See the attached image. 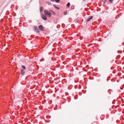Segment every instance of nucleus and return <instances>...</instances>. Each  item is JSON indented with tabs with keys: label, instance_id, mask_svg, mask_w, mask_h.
<instances>
[{
	"label": "nucleus",
	"instance_id": "4468645a",
	"mask_svg": "<svg viewBox=\"0 0 124 124\" xmlns=\"http://www.w3.org/2000/svg\"><path fill=\"white\" fill-rule=\"evenodd\" d=\"M64 14L65 15L67 14V13L66 12H64Z\"/></svg>",
	"mask_w": 124,
	"mask_h": 124
},
{
	"label": "nucleus",
	"instance_id": "a211bd4d",
	"mask_svg": "<svg viewBox=\"0 0 124 124\" xmlns=\"http://www.w3.org/2000/svg\"><path fill=\"white\" fill-rule=\"evenodd\" d=\"M123 85L124 86V84Z\"/></svg>",
	"mask_w": 124,
	"mask_h": 124
},
{
	"label": "nucleus",
	"instance_id": "f3484780",
	"mask_svg": "<svg viewBox=\"0 0 124 124\" xmlns=\"http://www.w3.org/2000/svg\"><path fill=\"white\" fill-rule=\"evenodd\" d=\"M85 0H83V1H84Z\"/></svg>",
	"mask_w": 124,
	"mask_h": 124
},
{
	"label": "nucleus",
	"instance_id": "423d86ee",
	"mask_svg": "<svg viewBox=\"0 0 124 124\" xmlns=\"http://www.w3.org/2000/svg\"><path fill=\"white\" fill-rule=\"evenodd\" d=\"M21 74L22 75H23L25 73V72H24V70L22 69L21 70Z\"/></svg>",
	"mask_w": 124,
	"mask_h": 124
},
{
	"label": "nucleus",
	"instance_id": "9d476101",
	"mask_svg": "<svg viewBox=\"0 0 124 124\" xmlns=\"http://www.w3.org/2000/svg\"><path fill=\"white\" fill-rule=\"evenodd\" d=\"M22 68H23V69H25V67L24 66L22 65Z\"/></svg>",
	"mask_w": 124,
	"mask_h": 124
},
{
	"label": "nucleus",
	"instance_id": "f03ea898",
	"mask_svg": "<svg viewBox=\"0 0 124 124\" xmlns=\"http://www.w3.org/2000/svg\"><path fill=\"white\" fill-rule=\"evenodd\" d=\"M39 29L41 31H42L44 30V28L43 26L42 25H40L39 26Z\"/></svg>",
	"mask_w": 124,
	"mask_h": 124
},
{
	"label": "nucleus",
	"instance_id": "f8f14e48",
	"mask_svg": "<svg viewBox=\"0 0 124 124\" xmlns=\"http://www.w3.org/2000/svg\"><path fill=\"white\" fill-rule=\"evenodd\" d=\"M56 2L57 3H59L60 1V0H55Z\"/></svg>",
	"mask_w": 124,
	"mask_h": 124
},
{
	"label": "nucleus",
	"instance_id": "6e6552de",
	"mask_svg": "<svg viewBox=\"0 0 124 124\" xmlns=\"http://www.w3.org/2000/svg\"><path fill=\"white\" fill-rule=\"evenodd\" d=\"M54 7L56 8V9H59V8L58 7H57V6H54Z\"/></svg>",
	"mask_w": 124,
	"mask_h": 124
},
{
	"label": "nucleus",
	"instance_id": "f257e3e1",
	"mask_svg": "<svg viewBox=\"0 0 124 124\" xmlns=\"http://www.w3.org/2000/svg\"><path fill=\"white\" fill-rule=\"evenodd\" d=\"M44 12L45 14L47 16H48L49 17L51 16V13L48 11L45 10L44 11Z\"/></svg>",
	"mask_w": 124,
	"mask_h": 124
},
{
	"label": "nucleus",
	"instance_id": "2eb2a0df",
	"mask_svg": "<svg viewBox=\"0 0 124 124\" xmlns=\"http://www.w3.org/2000/svg\"><path fill=\"white\" fill-rule=\"evenodd\" d=\"M50 1H52V2H54V0H50Z\"/></svg>",
	"mask_w": 124,
	"mask_h": 124
},
{
	"label": "nucleus",
	"instance_id": "9b49d317",
	"mask_svg": "<svg viewBox=\"0 0 124 124\" xmlns=\"http://www.w3.org/2000/svg\"><path fill=\"white\" fill-rule=\"evenodd\" d=\"M109 0L110 3H112L113 1V0Z\"/></svg>",
	"mask_w": 124,
	"mask_h": 124
},
{
	"label": "nucleus",
	"instance_id": "39448f33",
	"mask_svg": "<svg viewBox=\"0 0 124 124\" xmlns=\"http://www.w3.org/2000/svg\"><path fill=\"white\" fill-rule=\"evenodd\" d=\"M93 18V16H90L89 17V18H88L87 19V22L89 21L91 19Z\"/></svg>",
	"mask_w": 124,
	"mask_h": 124
},
{
	"label": "nucleus",
	"instance_id": "20e7f679",
	"mask_svg": "<svg viewBox=\"0 0 124 124\" xmlns=\"http://www.w3.org/2000/svg\"><path fill=\"white\" fill-rule=\"evenodd\" d=\"M41 17L42 19L44 20H46L47 19V18L46 16L44 14L42 15Z\"/></svg>",
	"mask_w": 124,
	"mask_h": 124
},
{
	"label": "nucleus",
	"instance_id": "0eeeda50",
	"mask_svg": "<svg viewBox=\"0 0 124 124\" xmlns=\"http://www.w3.org/2000/svg\"><path fill=\"white\" fill-rule=\"evenodd\" d=\"M43 8L42 7H41L40 8V12H41L43 11Z\"/></svg>",
	"mask_w": 124,
	"mask_h": 124
},
{
	"label": "nucleus",
	"instance_id": "dca6fc26",
	"mask_svg": "<svg viewBox=\"0 0 124 124\" xmlns=\"http://www.w3.org/2000/svg\"><path fill=\"white\" fill-rule=\"evenodd\" d=\"M50 11L53 12V11L52 10H50Z\"/></svg>",
	"mask_w": 124,
	"mask_h": 124
},
{
	"label": "nucleus",
	"instance_id": "ddd939ff",
	"mask_svg": "<svg viewBox=\"0 0 124 124\" xmlns=\"http://www.w3.org/2000/svg\"><path fill=\"white\" fill-rule=\"evenodd\" d=\"M106 2H107V0H104V1L103 2V3H104L105 4L106 3Z\"/></svg>",
	"mask_w": 124,
	"mask_h": 124
},
{
	"label": "nucleus",
	"instance_id": "1a4fd4ad",
	"mask_svg": "<svg viewBox=\"0 0 124 124\" xmlns=\"http://www.w3.org/2000/svg\"><path fill=\"white\" fill-rule=\"evenodd\" d=\"M70 5V3H67V6L68 7H69Z\"/></svg>",
	"mask_w": 124,
	"mask_h": 124
},
{
	"label": "nucleus",
	"instance_id": "7ed1b4c3",
	"mask_svg": "<svg viewBox=\"0 0 124 124\" xmlns=\"http://www.w3.org/2000/svg\"><path fill=\"white\" fill-rule=\"evenodd\" d=\"M34 30L37 33H39V30L37 27L35 26Z\"/></svg>",
	"mask_w": 124,
	"mask_h": 124
}]
</instances>
